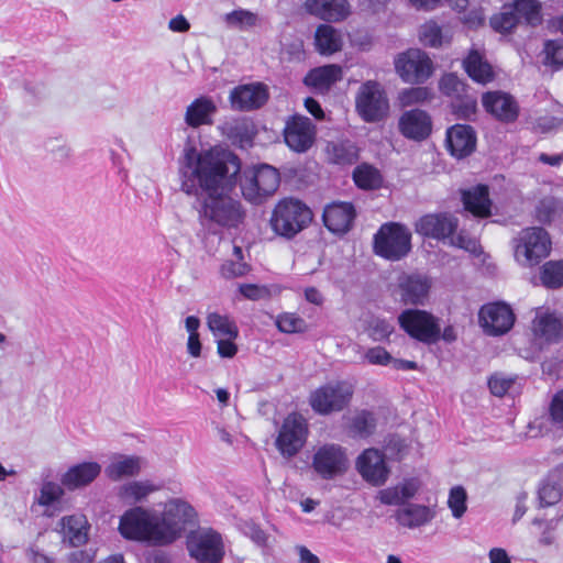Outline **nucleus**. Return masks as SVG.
Masks as SVG:
<instances>
[{"mask_svg":"<svg viewBox=\"0 0 563 563\" xmlns=\"http://www.w3.org/2000/svg\"><path fill=\"white\" fill-rule=\"evenodd\" d=\"M240 172V158L230 151H198L195 146L184 148L178 158L179 189L196 198L202 225L234 228L242 221V206L229 195L236 185Z\"/></svg>","mask_w":563,"mask_h":563,"instance_id":"nucleus-1","label":"nucleus"},{"mask_svg":"<svg viewBox=\"0 0 563 563\" xmlns=\"http://www.w3.org/2000/svg\"><path fill=\"white\" fill-rule=\"evenodd\" d=\"M164 528L194 527L199 523L198 512L186 500L172 498L165 503L162 515L153 508L134 506L124 511L118 528Z\"/></svg>","mask_w":563,"mask_h":563,"instance_id":"nucleus-2","label":"nucleus"},{"mask_svg":"<svg viewBox=\"0 0 563 563\" xmlns=\"http://www.w3.org/2000/svg\"><path fill=\"white\" fill-rule=\"evenodd\" d=\"M310 208L295 198H284L273 209L269 224L273 232L290 240L305 230L312 221Z\"/></svg>","mask_w":563,"mask_h":563,"instance_id":"nucleus-3","label":"nucleus"},{"mask_svg":"<svg viewBox=\"0 0 563 563\" xmlns=\"http://www.w3.org/2000/svg\"><path fill=\"white\" fill-rule=\"evenodd\" d=\"M512 243L515 260L523 267L538 265L551 251L548 232L538 227L521 230Z\"/></svg>","mask_w":563,"mask_h":563,"instance_id":"nucleus-4","label":"nucleus"},{"mask_svg":"<svg viewBox=\"0 0 563 563\" xmlns=\"http://www.w3.org/2000/svg\"><path fill=\"white\" fill-rule=\"evenodd\" d=\"M280 178L276 168L263 164L243 172L241 190L245 200L253 205L262 203L279 187Z\"/></svg>","mask_w":563,"mask_h":563,"instance_id":"nucleus-5","label":"nucleus"},{"mask_svg":"<svg viewBox=\"0 0 563 563\" xmlns=\"http://www.w3.org/2000/svg\"><path fill=\"white\" fill-rule=\"evenodd\" d=\"M411 250V232L397 222L384 223L374 235V251L377 255L399 261Z\"/></svg>","mask_w":563,"mask_h":563,"instance_id":"nucleus-6","label":"nucleus"},{"mask_svg":"<svg viewBox=\"0 0 563 563\" xmlns=\"http://www.w3.org/2000/svg\"><path fill=\"white\" fill-rule=\"evenodd\" d=\"M399 327L411 338L431 345L441 339L438 318L426 310L406 309L398 316Z\"/></svg>","mask_w":563,"mask_h":563,"instance_id":"nucleus-7","label":"nucleus"},{"mask_svg":"<svg viewBox=\"0 0 563 563\" xmlns=\"http://www.w3.org/2000/svg\"><path fill=\"white\" fill-rule=\"evenodd\" d=\"M352 396L353 388L349 383L331 382L310 394L309 405L314 412L325 416L343 410L350 404Z\"/></svg>","mask_w":563,"mask_h":563,"instance_id":"nucleus-8","label":"nucleus"},{"mask_svg":"<svg viewBox=\"0 0 563 563\" xmlns=\"http://www.w3.org/2000/svg\"><path fill=\"white\" fill-rule=\"evenodd\" d=\"M346 449L336 443H324L314 450L311 467L322 479L331 481L349 470Z\"/></svg>","mask_w":563,"mask_h":563,"instance_id":"nucleus-9","label":"nucleus"},{"mask_svg":"<svg viewBox=\"0 0 563 563\" xmlns=\"http://www.w3.org/2000/svg\"><path fill=\"white\" fill-rule=\"evenodd\" d=\"M355 107L365 122H378L387 115L389 102L380 84L368 80L358 88Z\"/></svg>","mask_w":563,"mask_h":563,"instance_id":"nucleus-10","label":"nucleus"},{"mask_svg":"<svg viewBox=\"0 0 563 563\" xmlns=\"http://www.w3.org/2000/svg\"><path fill=\"white\" fill-rule=\"evenodd\" d=\"M309 434L307 420L297 412L289 413L278 432L276 448L286 459L296 456L306 444Z\"/></svg>","mask_w":563,"mask_h":563,"instance_id":"nucleus-11","label":"nucleus"},{"mask_svg":"<svg viewBox=\"0 0 563 563\" xmlns=\"http://www.w3.org/2000/svg\"><path fill=\"white\" fill-rule=\"evenodd\" d=\"M187 549L199 563H219L224 555L222 538L213 530H190Z\"/></svg>","mask_w":563,"mask_h":563,"instance_id":"nucleus-12","label":"nucleus"},{"mask_svg":"<svg viewBox=\"0 0 563 563\" xmlns=\"http://www.w3.org/2000/svg\"><path fill=\"white\" fill-rule=\"evenodd\" d=\"M395 68L404 81L422 84L432 74V62L424 52L409 49L397 57Z\"/></svg>","mask_w":563,"mask_h":563,"instance_id":"nucleus-13","label":"nucleus"},{"mask_svg":"<svg viewBox=\"0 0 563 563\" xmlns=\"http://www.w3.org/2000/svg\"><path fill=\"white\" fill-rule=\"evenodd\" d=\"M515 313L505 302H490L484 305L478 312V322L488 335H503L515 323Z\"/></svg>","mask_w":563,"mask_h":563,"instance_id":"nucleus-14","label":"nucleus"},{"mask_svg":"<svg viewBox=\"0 0 563 563\" xmlns=\"http://www.w3.org/2000/svg\"><path fill=\"white\" fill-rule=\"evenodd\" d=\"M316 126L312 121L302 115H294L287 120L284 139L289 148L297 153L307 152L313 144Z\"/></svg>","mask_w":563,"mask_h":563,"instance_id":"nucleus-15","label":"nucleus"},{"mask_svg":"<svg viewBox=\"0 0 563 563\" xmlns=\"http://www.w3.org/2000/svg\"><path fill=\"white\" fill-rule=\"evenodd\" d=\"M357 472L369 484L380 486L389 476V468L385 455L377 449L364 450L355 463Z\"/></svg>","mask_w":563,"mask_h":563,"instance_id":"nucleus-16","label":"nucleus"},{"mask_svg":"<svg viewBox=\"0 0 563 563\" xmlns=\"http://www.w3.org/2000/svg\"><path fill=\"white\" fill-rule=\"evenodd\" d=\"M268 98V88L262 82L240 85L231 90L229 97L231 108L236 111L260 109L267 102Z\"/></svg>","mask_w":563,"mask_h":563,"instance_id":"nucleus-17","label":"nucleus"},{"mask_svg":"<svg viewBox=\"0 0 563 563\" xmlns=\"http://www.w3.org/2000/svg\"><path fill=\"white\" fill-rule=\"evenodd\" d=\"M482 104L487 113L504 123L515 122L519 115V104L508 92L495 90L482 96Z\"/></svg>","mask_w":563,"mask_h":563,"instance_id":"nucleus-18","label":"nucleus"},{"mask_svg":"<svg viewBox=\"0 0 563 563\" xmlns=\"http://www.w3.org/2000/svg\"><path fill=\"white\" fill-rule=\"evenodd\" d=\"M459 220L450 213H430L421 217L416 223L417 233L437 240H445L456 231Z\"/></svg>","mask_w":563,"mask_h":563,"instance_id":"nucleus-19","label":"nucleus"},{"mask_svg":"<svg viewBox=\"0 0 563 563\" xmlns=\"http://www.w3.org/2000/svg\"><path fill=\"white\" fill-rule=\"evenodd\" d=\"M446 145L452 156L464 158L475 150L476 133L471 125L455 124L446 131Z\"/></svg>","mask_w":563,"mask_h":563,"instance_id":"nucleus-20","label":"nucleus"},{"mask_svg":"<svg viewBox=\"0 0 563 563\" xmlns=\"http://www.w3.org/2000/svg\"><path fill=\"white\" fill-rule=\"evenodd\" d=\"M432 130L430 115L420 109L409 110L399 119V131L410 140L421 141L427 139Z\"/></svg>","mask_w":563,"mask_h":563,"instance_id":"nucleus-21","label":"nucleus"},{"mask_svg":"<svg viewBox=\"0 0 563 563\" xmlns=\"http://www.w3.org/2000/svg\"><path fill=\"white\" fill-rule=\"evenodd\" d=\"M356 212L351 202H332L324 208V225L333 233L347 232L355 219Z\"/></svg>","mask_w":563,"mask_h":563,"instance_id":"nucleus-22","label":"nucleus"},{"mask_svg":"<svg viewBox=\"0 0 563 563\" xmlns=\"http://www.w3.org/2000/svg\"><path fill=\"white\" fill-rule=\"evenodd\" d=\"M430 287L429 279L417 274L402 275L398 280L400 300L405 305H422Z\"/></svg>","mask_w":563,"mask_h":563,"instance_id":"nucleus-23","label":"nucleus"},{"mask_svg":"<svg viewBox=\"0 0 563 563\" xmlns=\"http://www.w3.org/2000/svg\"><path fill=\"white\" fill-rule=\"evenodd\" d=\"M306 11L328 22L344 20L350 13V5L346 0H306Z\"/></svg>","mask_w":563,"mask_h":563,"instance_id":"nucleus-24","label":"nucleus"},{"mask_svg":"<svg viewBox=\"0 0 563 563\" xmlns=\"http://www.w3.org/2000/svg\"><path fill=\"white\" fill-rule=\"evenodd\" d=\"M217 112L216 103L208 97L195 99L186 109L185 122L190 128L212 124V117Z\"/></svg>","mask_w":563,"mask_h":563,"instance_id":"nucleus-25","label":"nucleus"},{"mask_svg":"<svg viewBox=\"0 0 563 563\" xmlns=\"http://www.w3.org/2000/svg\"><path fill=\"white\" fill-rule=\"evenodd\" d=\"M419 488L420 485L416 478H408L396 486L379 490L377 498L384 505L400 506L413 498Z\"/></svg>","mask_w":563,"mask_h":563,"instance_id":"nucleus-26","label":"nucleus"},{"mask_svg":"<svg viewBox=\"0 0 563 563\" xmlns=\"http://www.w3.org/2000/svg\"><path fill=\"white\" fill-rule=\"evenodd\" d=\"M159 489L161 486L150 479L131 481L118 487L117 496L126 504H139Z\"/></svg>","mask_w":563,"mask_h":563,"instance_id":"nucleus-27","label":"nucleus"},{"mask_svg":"<svg viewBox=\"0 0 563 563\" xmlns=\"http://www.w3.org/2000/svg\"><path fill=\"white\" fill-rule=\"evenodd\" d=\"M342 79V68L331 64L311 69L305 77L306 86L320 91H327L332 85Z\"/></svg>","mask_w":563,"mask_h":563,"instance_id":"nucleus-28","label":"nucleus"},{"mask_svg":"<svg viewBox=\"0 0 563 563\" xmlns=\"http://www.w3.org/2000/svg\"><path fill=\"white\" fill-rule=\"evenodd\" d=\"M462 200L466 211L475 217L486 218L490 214V200L488 187L478 185L470 190L463 191Z\"/></svg>","mask_w":563,"mask_h":563,"instance_id":"nucleus-29","label":"nucleus"},{"mask_svg":"<svg viewBox=\"0 0 563 563\" xmlns=\"http://www.w3.org/2000/svg\"><path fill=\"white\" fill-rule=\"evenodd\" d=\"M121 536L131 541L146 545H164L172 543L179 537L180 530H119Z\"/></svg>","mask_w":563,"mask_h":563,"instance_id":"nucleus-30","label":"nucleus"},{"mask_svg":"<svg viewBox=\"0 0 563 563\" xmlns=\"http://www.w3.org/2000/svg\"><path fill=\"white\" fill-rule=\"evenodd\" d=\"M434 515V510L428 506L407 504L404 508L397 511L396 517L399 525L407 526L409 528H418L429 525Z\"/></svg>","mask_w":563,"mask_h":563,"instance_id":"nucleus-31","label":"nucleus"},{"mask_svg":"<svg viewBox=\"0 0 563 563\" xmlns=\"http://www.w3.org/2000/svg\"><path fill=\"white\" fill-rule=\"evenodd\" d=\"M563 496V484L560 473H550L539 485L538 500L541 508L556 505Z\"/></svg>","mask_w":563,"mask_h":563,"instance_id":"nucleus-32","label":"nucleus"},{"mask_svg":"<svg viewBox=\"0 0 563 563\" xmlns=\"http://www.w3.org/2000/svg\"><path fill=\"white\" fill-rule=\"evenodd\" d=\"M142 468V459L134 455H120L115 457L104 470L111 481L139 475Z\"/></svg>","mask_w":563,"mask_h":563,"instance_id":"nucleus-33","label":"nucleus"},{"mask_svg":"<svg viewBox=\"0 0 563 563\" xmlns=\"http://www.w3.org/2000/svg\"><path fill=\"white\" fill-rule=\"evenodd\" d=\"M467 75L477 82L486 84L494 79V71L490 64L478 51H471L463 62Z\"/></svg>","mask_w":563,"mask_h":563,"instance_id":"nucleus-34","label":"nucleus"},{"mask_svg":"<svg viewBox=\"0 0 563 563\" xmlns=\"http://www.w3.org/2000/svg\"><path fill=\"white\" fill-rule=\"evenodd\" d=\"M342 44V36L333 26L321 24L317 27L314 45L321 55H332L341 51Z\"/></svg>","mask_w":563,"mask_h":563,"instance_id":"nucleus-35","label":"nucleus"},{"mask_svg":"<svg viewBox=\"0 0 563 563\" xmlns=\"http://www.w3.org/2000/svg\"><path fill=\"white\" fill-rule=\"evenodd\" d=\"M222 133L227 135L234 144L244 146L250 144L253 139L251 124L244 119H233L221 125Z\"/></svg>","mask_w":563,"mask_h":563,"instance_id":"nucleus-36","label":"nucleus"},{"mask_svg":"<svg viewBox=\"0 0 563 563\" xmlns=\"http://www.w3.org/2000/svg\"><path fill=\"white\" fill-rule=\"evenodd\" d=\"M353 180L358 188L365 190H375L383 185L380 172L369 164L358 165L353 172Z\"/></svg>","mask_w":563,"mask_h":563,"instance_id":"nucleus-37","label":"nucleus"},{"mask_svg":"<svg viewBox=\"0 0 563 563\" xmlns=\"http://www.w3.org/2000/svg\"><path fill=\"white\" fill-rule=\"evenodd\" d=\"M327 152L329 159L339 165H351L358 158L357 148L350 141L329 143Z\"/></svg>","mask_w":563,"mask_h":563,"instance_id":"nucleus-38","label":"nucleus"},{"mask_svg":"<svg viewBox=\"0 0 563 563\" xmlns=\"http://www.w3.org/2000/svg\"><path fill=\"white\" fill-rule=\"evenodd\" d=\"M207 324L212 334L218 339H236L239 335L236 324L228 316L217 312L209 313Z\"/></svg>","mask_w":563,"mask_h":563,"instance_id":"nucleus-39","label":"nucleus"},{"mask_svg":"<svg viewBox=\"0 0 563 563\" xmlns=\"http://www.w3.org/2000/svg\"><path fill=\"white\" fill-rule=\"evenodd\" d=\"M511 7L518 16V23L525 21L530 26L541 24V4L537 0H515Z\"/></svg>","mask_w":563,"mask_h":563,"instance_id":"nucleus-40","label":"nucleus"},{"mask_svg":"<svg viewBox=\"0 0 563 563\" xmlns=\"http://www.w3.org/2000/svg\"><path fill=\"white\" fill-rule=\"evenodd\" d=\"M561 322L553 314L537 316L533 320V331L537 336L547 341H556L561 334Z\"/></svg>","mask_w":563,"mask_h":563,"instance_id":"nucleus-41","label":"nucleus"},{"mask_svg":"<svg viewBox=\"0 0 563 563\" xmlns=\"http://www.w3.org/2000/svg\"><path fill=\"white\" fill-rule=\"evenodd\" d=\"M100 472L101 465L97 462H82L73 465V488L91 484Z\"/></svg>","mask_w":563,"mask_h":563,"instance_id":"nucleus-42","label":"nucleus"},{"mask_svg":"<svg viewBox=\"0 0 563 563\" xmlns=\"http://www.w3.org/2000/svg\"><path fill=\"white\" fill-rule=\"evenodd\" d=\"M540 279L544 287L556 289L563 286V260L549 261L543 264Z\"/></svg>","mask_w":563,"mask_h":563,"instance_id":"nucleus-43","label":"nucleus"},{"mask_svg":"<svg viewBox=\"0 0 563 563\" xmlns=\"http://www.w3.org/2000/svg\"><path fill=\"white\" fill-rule=\"evenodd\" d=\"M375 416L367 410L356 413L350 422V431L354 437L367 438L375 431Z\"/></svg>","mask_w":563,"mask_h":563,"instance_id":"nucleus-44","label":"nucleus"},{"mask_svg":"<svg viewBox=\"0 0 563 563\" xmlns=\"http://www.w3.org/2000/svg\"><path fill=\"white\" fill-rule=\"evenodd\" d=\"M451 108L457 119L471 120L476 114L477 99L466 91L451 101Z\"/></svg>","mask_w":563,"mask_h":563,"instance_id":"nucleus-45","label":"nucleus"},{"mask_svg":"<svg viewBox=\"0 0 563 563\" xmlns=\"http://www.w3.org/2000/svg\"><path fill=\"white\" fill-rule=\"evenodd\" d=\"M518 16L511 4L504 5L503 11L490 18V26L499 33H509L518 25Z\"/></svg>","mask_w":563,"mask_h":563,"instance_id":"nucleus-46","label":"nucleus"},{"mask_svg":"<svg viewBox=\"0 0 563 563\" xmlns=\"http://www.w3.org/2000/svg\"><path fill=\"white\" fill-rule=\"evenodd\" d=\"M88 540L87 530H73V563H92L96 550L92 547L80 549L76 543H85Z\"/></svg>","mask_w":563,"mask_h":563,"instance_id":"nucleus-47","label":"nucleus"},{"mask_svg":"<svg viewBox=\"0 0 563 563\" xmlns=\"http://www.w3.org/2000/svg\"><path fill=\"white\" fill-rule=\"evenodd\" d=\"M223 21L229 27L246 29L256 24L257 16L251 11L239 9L224 14Z\"/></svg>","mask_w":563,"mask_h":563,"instance_id":"nucleus-48","label":"nucleus"},{"mask_svg":"<svg viewBox=\"0 0 563 563\" xmlns=\"http://www.w3.org/2000/svg\"><path fill=\"white\" fill-rule=\"evenodd\" d=\"M63 496L62 487L54 482L47 481L42 484L37 501L41 506L55 507Z\"/></svg>","mask_w":563,"mask_h":563,"instance_id":"nucleus-49","label":"nucleus"},{"mask_svg":"<svg viewBox=\"0 0 563 563\" xmlns=\"http://www.w3.org/2000/svg\"><path fill=\"white\" fill-rule=\"evenodd\" d=\"M276 325L284 333L303 332L307 328L306 321L295 313L279 314L276 319Z\"/></svg>","mask_w":563,"mask_h":563,"instance_id":"nucleus-50","label":"nucleus"},{"mask_svg":"<svg viewBox=\"0 0 563 563\" xmlns=\"http://www.w3.org/2000/svg\"><path fill=\"white\" fill-rule=\"evenodd\" d=\"M419 37L426 46L439 47L442 45L441 27L433 21L427 22L420 27Z\"/></svg>","mask_w":563,"mask_h":563,"instance_id":"nucleus-51","label":"nucleus"},{"mask_svg":"<svg viewBox=\"0 0 563 563\" xmlns=\"http://www.w3.org/2000/svg\"><path fill=\"white\" fill-rule=\"evenodd\" d=\"M440 90L452 98L455 99L459 95H463L466 92L465 84L459 79V77L454 74H446L440 80Z\"/></svg>","mask_w":563,"mask_h":563,"instance_id":"nucleus-52","label":"nucleus"},{"mask_svg":"<svg viewBox=\"0 0 563 563\" xmlns=\"http://www.w3.org/2000/svg\"><path fill=\"white\" fill-rule=\"evenodd\" d=\"M394 330L393 323L382 318H374L368 325L369 336L378 342L388 340Z\"/></svg>","mask_w":563,"mask_h":563,"instance_id":"nucleus-53","label":"nucleus"},{"mask_svg":"<svg viewBox=\"0 0 563 563\" xmlns=\"http://www.w3.org/2000/svg\"><path fill=\"white\" fill-rule=\"evenodd\" d=\"M466 492L462 486L451 488L448 505L454 517L460 518L466 510Z\"/></svg>","mask_w":563,"mask_h":563,"instance_id":"nucleus-54","label":"nucleus"},{"mask_svg":"<svg viewBox=\"0 0 563 563\" xmlns=\"http://www.w3.org/2000/svg\"><path fill=\"white\" fill-rule=\"evenodd\" d=\"M549 419L553 426L563 429V388L558 390L550 401Z\"/></svg>","mask_w":563,"mask_h":563,"instance_id":"nucleus-55","label":"nucleus"},{"mask_svg":"<svg viewBox=\"0 0 563 563\" xmlns=\"http://www.w3.org/2000/svg\"><path fill=\"white\" fill-rule=\"evenodd\" d=\"M556 209L558 202L554 198H543L536 208V217L541 223H550L555 216Z\"/></svg>","mask_w":563,"mask_h":563,"instance_id":"nucleus-56","label":"nucleus"},{"mask_svg":"<svg viewBox=\"0 0 563 563\" xmlns=\"http://www.w3.org/2000/svg\"><path fill=\"white\" fill-rule=\"evenodd\" d=\"M449 240L451 245L463 249L472 254H477L481 250L477 240L464 231H460L455 236L452 234Z\"/></svg>","mask_w":563,"mask_h":563,"instance_id":"nucleus-57","label":"nucleus"},{"mask_svg":"<svg viewBox=\"0 0 563 563\" xmlns=\"http://www.w3.org/2000/svg\"><path fill=\"white\" fill-rule=\"evenodd\" d=\"M545 59L553 65H563V41L550 40L544 45Z\"/></svg>","mask_w":563,"mask_h":563,"instance_id":"nucleus-58","label":"nucleus"},{"mask_svg":"<svg viewBox=\"0 0 563 563\" xmlns=\"http://www.w3.org/2000/svg\"><path fill=\"white\" fill-rule=\"evenodd\" d=\"M429 96L430 92L427 88L413 87L406 89L400 93V101L402 106H411L427 100Z\"/></svg>","mask_w":563,"mask_h":563,"instance_id":"nucleus-59","label":"nucleus"},{"mask_svg":"<svg viewBox=\"0 0 563 563\" xmlns=\"http://www.w3.org/2000/svg\"><path fill=\"white\" fill-rule=\"evenodd\" d=\"M250 267L242 261H227L221 265V275L227 278H235L244 276L249 272Z\"/></svg>","mask_w":563,"mask_h":563,"instance_id":"nucleus-60","label":"nucleus"},{"mask_svg":"<svg viewBox=\"0 0 563 563\" xmlns=\"http://www.w3.org/2000/svg\"><path fill=\"white\" fill-rule=\"evenodd\" d=\"M283 52L289 62H302L306 57L303 42L300 38L286 43Z\"/></svg>","mask_w":563,"mask_h":563,"instance_id":"nucleus-61","label":"nucleus"},{"mask_svg":"<svg viewBox=\"0 0 563 563\" xmlns=\"http://www.w3.org/2000/svg\"><path fill=\"white\" fill-rule=\"evenodd\" d=\"M512 384L514 379L499 375H493L488 380L490 393L497 397H503L509 390Z\"/></svg>","mask_w":563,"mask_h":563,"instance_id":"nucleus-62","label":"nucleus"},{"mask_svg":"<svg viewBox=\"0 0 563 563\" xmlns=\"http://www.w3.org/2000/svg\"><path fill=\"white\" fill-rule=\"evenodd\" d=\"M365 358L374 365H387L391 363V355L382 346H375L365 353Z\"/></svg>","mask_w":563,"mask_h":563,"instance_id":"nucleus-63","label":"nucleus"},{"mask_svg":"<svg viewBox=\"0 0 563 563\" xmlns=\"http://www.w3.org/2000/svg\"><path fill=\"white\" fill-rule=\"evenodd\" d=\"M561 124H562L561 119H559L554 115H543V117H539L534 121L533 129H534V131L540 132V133H548V132L555 130Z\"/></svg>","mask_w":563,"mask_h":563,"instance_id":"nucleus-64","label":"nucleus"}]
</instances>
